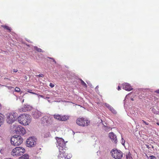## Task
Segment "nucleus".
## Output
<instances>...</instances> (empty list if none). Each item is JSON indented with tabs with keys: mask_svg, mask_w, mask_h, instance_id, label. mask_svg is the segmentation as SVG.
Masks as SVG:
<instances>
[{
	"mask_svg": "<svg viewBox=\"0 0 159 159\" xmlns=\"http://www.w3.org/2000/svg\"><path fill=\"white\" fill-rule=\"evenodd\" d=\"M30 116L29 115H21L18 118V122L21 124L25 125H28L31 121Z\"/></svg>",
	"mask_w": 159,
	"mask_h": 159,
	"instance_id": "f257e3e1",
	"label": "nucleus"
},
{
	"mask_svg": "<svg viewBox=\"0 0 159 159\" xmlns=\"http://www.w3.org/2000/svg\"><path fill=\"white\" fill-rule=\"evenodd\" d=\"M25 151V149L22 147H16L13 149L11 154L13 156H19L22 155Z\"/></svg>",
	"mask_w": 159,
	"mask_h": 159,
	"instance_id": "f03ea898",
	"label": "nucleus"
},
{
	"mask_svg": "<svg viewBox=\"0 0 159 159\" xmlns=\"http://www.w3.org/2000/svg\"><path fill=\"white\" fill-rule=\"evenodd\" d=\"M23 142V139L20 135H15L11 138V144L14 146H18L21 144Z\"/></svg>",
	"mask_w": 159,
	"mask_h": 159,
	"instance_id": "7ed1b4c3",
	"label": "nucleus"
},
{
	"mask_svg": "<svg viewBox=\"0 0 159 159\" xmlns=\"http://www.w3.org/2000/svg\"><path fill=\"white\" fill-rule=\"evenodd\" d=\"M76 122L77 125L82 126H87L90 123V121L89 120L83 117L78 118Z\"/></svg>",
	"mask_w": 159,
	"mask_h": 159,
	"instance_id": "20e7f679",
	"label": "nucleus"
},
{
	"mask_svg": "<svg viewBox=\"0 0 159 159\" xmlns=\"http://www.w3.org/2000/svg\"><path fill=\"white\" fill-rule=\"evenodd\" d=\"M111 153L112 157L116 159H120L123 157L122 152L116 149L112 150Z\"/></svg>",
	"mask_w": 159,
	"mask_h": 159,
	"instance_id": "39448f33",
	"label": "nucleus"
},
{
	"mask_svg": "<svg viewBox=\"0 0 159 159\" xmlns=\"http://www.w3.org/2000/svg\"><path fill=\"white\" fill-rule=\"evenodd\" d=\"M57 142L58 143L59 150H63L66 148V143L64 140L61 138L56 137Z\"/></svg>",
	"mask_w": 159,
	"mask_h": 159,
	"instance_id": "423d86ee",
	"label": "nucleus"
},
{
	"mask_svg": "<svg viewBox=\"0 0 159 159\" xmlns=\"http://www.w3.org/2000/svg\"><path fill=\"white\" fill-rule=\"evenodd\" d=\"M7 122L9 124L14 122L17 118L16 116L15 115V114L12 113L7 114Z\"/></svg>",
	"mask_w": 159,
	"mask_h": 159,
	"instance_id": "0eeeda50",
	"label": "nucleus"
},
{
	"mask_svg": "<svg viewBox=\"0 0 159 159\" xmlns=\"http://www.w3.org/2000/svg\"><path fill=\"white\" fill-rule=\"evenodd\" d=\"M36 140L32 137H30L27 140L26 145L28 147H33L36 145Z\"/></svg>",
	"mask_w": 159,
	"mask_h": 159,
	"instance_id": "6e6552de",
	"label": "nucleus"
},
{
	"mask_svg": "<svg viewBox=\"0 0 159 159\" xmlns=\"http://www.w3.org/2000/svg\"><path fill=\"white\" fill-rule=\"evenodd\" d=\"M15 131L16 134L22 135L25 134L26 132L25 129L21 125L17 126Z\"/></svg>",
	"mask_w": 159,
	"mask_h": 159,
	"instance_id": "1a4fd4ad",
	"label": "nucleus"
},
{
	"mask_svg": "<svg viewBox=\"0 0 159 159\" xmlns=\"http://www.w3.org/2000/svg\"><path fill=\"white\" fill-rule=\"evenodd\" d=\"M109 136L113 142L116 143L117 142V137L116 135L113 132L109 133Z\"/></svg>",
	"mask_w": 159,
	"mask_h": 159,
	"instance_id": "9d476101",
	"label": "nucleus"
},
{
	"mask_svg": "<svg viewBox=\"0 0 159 159\" xmlns=\"http://www.w3.org/2000/svg\"><path fill=\"white\" fill-rule=\"evenodd\" d=\"M42 115L41 113L39 111H35L32 113L33 117L35 119L39 118Z\"/></svg>",
	"mask_w": 159,
	"mask_h": 159,
	"instance_id": "9b49d317",
	"label": "nucleus"
},
{
	"mask_svg": "<svg viewBox=\"0 0 159 159\" xmlns=\"http://www.w3.org/2000/svg\"><path fill=\"white\" fill-rule=\"evenodd\" d=\"M41 121L43 123L49 124L50 123V118L47 116H45L42 118Z\"/></svg>",
	"mask_w": 159,
	"mask_h": 159,
	"instance_id": "f8f14e48",
	"label": "nucleus"
},
{
	"mask_svg": "<svg viewBox=\"0 0 159 159\" xmlns=\"http://www.w3.org/2000/svg\"><path fill=\"white\" fill-rule=\"evenodd\" d=\"M123 87L124 89L128 91H130L133 89L130 84L127 83H125L123 84Z\"/></svg>",
	"mask_w": 159,
	"mask_h": 159,
	"instance_id": "ddd939ff",
	"label": "nucleus"
},
{
	"mask_svg": "<svg viewBox=\"0 0 159 159\" xmlns=\"http://www.w3.org/2000/svg\"><path fill=\"white\" fill-rule=\"evenodd\" d=\"M64 149H63V150H59L60 154L58 157L60 159L63 157H65V158H66V152L64 151Z\"/></svg>",
	"mask_w": 159,
	"mask_h": 159,
	"instance_id": "4468645a",
	"label": "nucleus"
},
{
	"mask_svg": "<svg viewBox=\"0 0 159 159\" xmlns=\"http://www.w3.org/2000/svg\"><path fill=\"white\" fill-rule=\"evenodd\" d=\"M4 115L0 113V126L3 124L4 121Z\"/></svg>",
	"mask_w": 159,
	"mask_h": 159,
	"instance_id": "2eb2a0df",
	"label": "nucleus"
},
{
	"mask_svg": "<svg viewBox=\"0 0 159 159\" xmlns=\"http://www.w3.org/2000/svg\"><path fill=\"white\" fill-rule=\"evenodd\" d=\"M29 158V156L27 154H24L22 156L20 157L19 159H28Z\"/></svg>",
	"mask_w": 159,
	"mask_h": 159,
	"instance_id": "dca6fc26",
	"label": "nucleus"
},
{
	"mask_svg": "<svg viewBox=\"0 0 159 159\" xmlns=\"http://www.w3.org/2000/svg\"><path fill=\"white\" fill-rule=\"evenodd\" d=\"M61 121H66L69 119V117L66 116H61Z\"/></svg>",
	"mask_w": 159,
	"mask_h": 159,
	"instance_id": "f3484780",
	"label": "nucleus"
},
{
	"mask_svg": "<svg viewBox=\"0 0 159 159\" xmlns=\"http://www.w3.org/2000/svg\"><path fill=\"white\" fill-rule=\"evenodd\" d=\"M54 118H55L56 119H57L59 120H61V116L60 115H54Z\"/></svg>",
	"mask_w": 159,
	"mask_h": 159,
	"instance_id": "a211bd4d",
	"label": "nucleus"
},
{
	"mask_svg": "<svg viewBox=\"0 0 159 159\" xmlns=\"http://www.w3.org/2000/svg\"><path fill=\"white\" fill-rule=\"evenodd\" d=\"M109 109L113 114H116V111L112 107Z\"/></svg>",
	"mask_w": 159,
	"mask_h": 159,
	"instance_id": "6ab92c4d",
	"label": "nucleus"
},
{
	"mask_svg": "<svg viewBox=\"0 0 159 159\" xmlns=\"http://www.w3.org/2000/svg\"><path fill=\"white\" fill-rule=\"evenodd\" d=\"M34 49L37 52H42V50L40 48H39L37 47H35L34 48Z\"/></svg>",
	"mask_w": 159,
	"mask_h": 159,
	"instance_id": "aec40b11",
	"label": "nucleus"
},
{
	"mask_svg": "<svg viewBox=\"0 0 159 159\" xmlns=\"http://www.w3.org/2000/svg\"><path fill=\"white\" fill-rule=\"evenodd\" d=\"M126 159H133L132 157H131V154L129 153L126 155Z\"/></svg>",
	"mask_w": 159,
	"mask_h": 159,
	"instance_id": "412c9836",
	"label": "nucleus"
},
{
	"mask_svg": "<svg viewBox=\"0 0 159 159\" xmlns=\"http://www.w3.org/2000/svg\"><path fill=\"white\" fill-rule=\"evenodd\" d=\"M80 81L82 85L86 87H87V85L82 80H80Z\"/></svg>",
	"mask_w": 159,
	"mask_h": 159,
	"instance_id": "4be33fe9",
	"label": "nucleus"
},
{
	"mask_svg": "<svg viewBox=\"0 0 159 159\" xmlns=\"http://www.w3.org/2000/svg\"><path fill=\"white\" fill-rule=\"evenodd\" d=\"M2 26L4 28L10 31V29L8 26L6 25H3Z\"/></svg>",
	"mask_w": 159,
	"mask_h": 159,
	"instance_id": "5701e85b",
	"label": "nucleus"
},
{
	"mask_svg": "<svg viewBox=\"0 0 159 159\" xmlns=\"http://www.w3.org/2000/svg\"><path fill=\"white\" fill-rule=\"evenodd\" d=\"M15 90L16 92H19L20 91V89L18 87H16L15 89Z\"/></svg>",
	"mask_w": 159,
	"mask_h": 159,
	"instance_id": "b1692460",
	"label": "nucleus"
},
{
	"mask_svg": "<svg viewBox=\"0 0 159 159\" xmlns=\"http://www.w3.org/2000/svg\"><path fill=\"white\" fill-rule=\"evenodd\" d=\"M125 142V140L123 138H122V139H121V143L123 145H124Z\"/></svg>",
	"mask_w": 159,
	"mask_h": 159,
	"instance_id": "393cba45",
	"label": "nucleus"
},
{
	"mask_svg": "<svg viewBox=\"0 0 159 159\" xmlns=\"http://www.w3.org/2000/svg\"><path fill=\"white\" fill-rule=\"evenodd\" d=\"M150 159H156V157L154 156H153V155L150 156Z\"/></svg>",
	"mask_w": 159,
	"mask_h": 159,
	"instance_id": "a878e982",
	"label": "nucleus"
},
{
	"mask_svg": "<svg viewBox=\"0 0 159 159\" xmlns=\"http://www.w3.org/2000/svg\"><path fill=\"white\" fill-rule=\"evenodd\" d=\"M37 76H38L39 77H43L44 76V75L43 74H40L38 75H37Z\"/></svg>",
	"mask_w": 159,
	"mask_h": 159,
	"instance_id": "bb28decb",
	"label": "nucleus"
},
{
	"mask_svg": "<svg viewBox=\"0 0 159 159\" xmlns=\"http://www.w3.org/2000/svg\"><path fill=\"white\" fill-rule=\"evenodd\" d=\"M49 86L51 88H53L54 86V85L52 83H50L49 84Z\"/></svg>",
	"mask_w": 159,
	"mask_h": 159,
	"instance_id": "cd10ccee",
	"label": "nucleus"
},
{
	"mask_svg": "<svg viewBox=\"0 0 159 159\" xmlns=\"http://www.w3.org/2000/svg\"><path fill=\"white\" fill-rule=\"evenodd\" d=\"M142 121L143 122V123H144L146 125H149V123L146 122L144 120H142Z\"/></svg>",
	"mask_w": 159,
	"mask_h": 159,
	"instance_id": "c85d7f7f",
	"label": "nucleus"
},
{
	"mask_svg": "<svg viewBox=\"0 0 159 159\" xmlns=\"http://www.w3.org/2000/svg\"><path fill=\"white\" fill-rule=\"evenodd\" d=\"M106 106L109 109L110 108H111V107L110 105L108 104H107Z\"/></svg>",
	"mask_w": 159,
	"mask_h": 159,
	"instance_id": "c756f323",
	"label": "nucleus"
},
{
	"mask_svg": "<svg viewBox=\"0 0 159 159\" xmlns=\"http://www.w3.org/2000/svg\"><path fill=\"white\" fill-rule=\"evenodd\" d=\"M49 58H50V59H51L52 60H53V61L54 62V63H56V61L54 59V58H51V57H49Z\"/></svg>",
	"mask_w": 159,
	"mask_h": 159,
	"instance_id": "7c9ffc66",
	"label": "nucleus"
},
{
	"mask_svg": "<svg viewBox=\"0 0 159 159\" xmlns=\"http://www.w3.org/2000/svg\"><path fill=\"white\" fill-rule=\"evenodd\" d=\"M36 95H37L38 96L40 97H41L42 98H44V96L43 95H39V94H37Z\"/></svg>",
	"mask_w": 159,
	"mask_h": 159,
	"instance_id": "2f4dec72",
	"label": "nucleus"
},
{
	"mask_svg": "<svg viewBox=\"0 0 159 159\" xmlns=\"http://www.w3.org/2000/svg\"><path fill=\"white\" fill-rule=\"evenodd\" d=\"M28 92H29L30 93H32V94H37V93H34V92H31L29 91H28Z\"/></svg>",
	"mask_w": 159,
	"mask_h": 159,
	"instance_id": "473e14b6",
	"label": "nucleus"
},
{
	"mask_svg": "<svg viewBox=\"0 0 159 159\" xmlns=\"http://www.w3.org/2000/svg\"><path fill=\"white\" fill-rule=\"evenodd\" d=\"M117 89L118 90H120L121 89L120 87L119 86H118L117 88Z\"/></svg>",
	"mask_w": 159,
	"mask_h": 159,
	"instance_id": "72a5a7b5",
	"label": "nucleus"
},
{
	"mask_svg": "<svg viewBox=\"0 0 159 159\" xmlns=\"http://www.w3.org/2000/svg\"><path fill=\"white\" fill-rule=\"evenodd\" d=\"M155 92L156 93H159V89L156 90Z\"/></svg>",
	"mask_w": 159,
	"mask_h": 159,
	"instance_id": "f704fd0d",
	"label": "nucleus"
},
{
	"mask_svg": "<svg viewBox=\"0 0 159 159\" xmlns=\"http://www.w3.org/2000/svg\"><path fill=\"white\" fill-rule=\"evenodd\" d=\"M17 70H15V69H13V71L15 72H16L17 71Z\"/></svg>",
	"mask_w": 159,
	"mask_h": 159,
	"instance_id": "c9c22d12",
	"label": "nucleus"
},
{
	"mask_svg": "<svg viewBox=\"0 0 159 159\" xmlns=\"http://www.w3.org/2000/svg\"><path fill=\"white\" fill-rule=\"evenodd\" d=\"M146 146H147V148H148V149H149L150 148V147H149V145H146Z\"/></svg>",
	"mask_w": 159,
	"mask_h": 159,
	"instance_id": "e433bc0d",
	"label": "nucleus"
},
{
	"mask_svg": "<svg viewBox=\"0 0 159 159\" xmlns=\"http://www.w3.org/2000/svg\"><path fill=\"white\" fill-rule=\"evenodd\" d=\"M157 125H158L159 126V122H157Z\"/></svg>",
	"mask_w": 159,
	"mask_h": 159,
	"instance_id": "4c0bfd02",
	"label": "nucleus"
},
{
	"mask_svg": "<svg viewBox=\"0 0 159 159\" xmlns=\"http://www.w3.org/2000/svg\"><path fill=\"white\" fill-rule=\"evenodd\" d=\"M1 104H0V110L1 109Z\"/></svg>",
	"mask_w": 159,
	"mask_h": 159,
	"instance_id": "58836bf2",
	"label": "nucleus"
},
{
	"mask_svg": "<svg viewBox=\"0 0 159 159\" xmlns=\"http://www.w3.org/2000/svg\"><path fill=\"white\" fill-rule=\"evenodd\" d=\"M152 148H154V147H153V146H152Z\"/></svg>",
	"mask_w": 159,
	"mask_h": 159,
	"instance_id": "ea45409f",
	"label": "nucleus"
},
{
	"mask_svg": "<svg viewBox=\"0 0 159 159\" xmlns=\"http://www.w3.org/2000/svg\"><path fill=\"white\" fill-rule=\"evenodd\" d=\"M131 100H132V101H133V98H132V99H131Z\"/></svg>",
	"mask_w": 159,
	"mask_h": 159,
	"instance_id": "a19ab883",
	"label": "nucleus"
},
{
	"mask_svg": "<svg viewBox=\"0 0 159 159\" xmlns=\"http://www.w3.org/2000/svg\"><path fill=\"white\" fill-rule=\"evenodd\" d=\"M66 159H70L69 158H67V159H66V158H65Z\"/></svg>",
	"mask_w": 159,
	"mask_h": 159,
	"instance_id": "79ce46f5",
	"label": "nucleus"
}]
</instances>
